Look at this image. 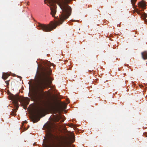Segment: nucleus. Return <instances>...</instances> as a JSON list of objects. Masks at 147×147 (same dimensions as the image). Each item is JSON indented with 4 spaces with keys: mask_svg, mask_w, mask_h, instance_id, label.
<instances>
[{
    "mask_svg": "<svg viewBox=\"0 0 147 147\" xmlns=\"http://www.w3.org/2000/svg\"><path fill=\"white\" fill-rule=\"evenodd\" d=\"M51 64L49 61L45 62L41 68V73L33 89V96L38 100L42 99L44 96L42 90L52 83V80L49 76L52 71L50 68Z\"/></svg>",
    "mask_w": 147,
    "mask_h": 147,
    "instance_id": "nucleus-1",
    "label": "nucleus"
},
{
    "mask_svg": "<svg viewBox=\"0 0 147 147\" xmlns=\"http://www.w3.org/2000/svg\"><path fill=\"white\" fill-rule=\"evenodd\" d=\"M9 96L10 99L13 101V104L16 107V110L18 109L19 107V101L21 103L22 106L24 107V109H26L30 101L28 98H22L21 97H20L18 94L15 95L13 94H11Z\"/></svg>",
    "mask_w": 147,
    "mask_h": 147,
    "instance_id": "nucleus-2",
    "label": "nucleus"
},
{
    "mask_svg": "<svg viewBox=\"0 0 147 147\" xmlns=\"http://www.w3.org/2000/svg\"><path fill=\"white\" fill-rule=\"evenodd\" d=\"M44 111L45 109L42 107L39 108L35 111L31 117L33 123L37 122L40 120V116Z\"/></svg>",
    "mask_w": 147,
    "mask_h": 147,
    "instance_id": "nucleus-3",
    "label": "nucleus"
},
{
    "mask_svg": "<svg viewBox=\"0 0 147 147\" xmlns=\"http://www.w3.org/2000/svg\"><path fill=\"white\" fill-rule=\"evenodd\" d=\"M55 138V137L54 135L49 133L48 136V138L45 141V143L43 142V145L45 147H48L49 145L53 143L54 140Z\"/></svg>",
    "mask_w": 147,
    "mask_h": 147,
    "instance_id": "nucleus-4",
    "label": "nucleus"
},
{
    "mask_svg": "<svg viewBox=\"0 0 147 147\" xmlns=\"http://www.w3.org/2000/svg\"><path fill=\"white\" fill-rule=\"evenodd\" d=\"M139 7L142 8H145L146 5L145 2L144 1L140 2L138 4Z\"/></svg>",
    "mask_w": 147,
    "mask_h": 147,
    "instance_id": "nucleus-5",
    "label": "nucleus"
},
{
    "mask_svg": "<svg viewBox=\"0 0 147 147\" xmlns=\"http://www.w3.org/2000/svg\"><path fill=\"white\" fill-rule=\"evenodd\" d=\"M45 127L47 129V130L49 131H51V129L52 128V125L49 123H47L46 124L45 126Z\"/></svg>",
    "mask_w": 147,
    "mask_h": 147,
    "instance_id": "nucleus-6",
    "label": "nucleus"
},
{
    "mask_svg": "<svg viewBox=\"0 0 147 147\" xmlns=\"http://www.w3.org/2000/svg\"><path fill=\"white\" fill-rule=\"evenodd\" d=\"M142 57V58L145 60L147 59V53L146 51H144L141 53Z\"/></svg>",
    "mask_w": 147,
    "mask_h": 147,
    "instance_id": "nucleus-7",
    "label": "nucleus"
},
{
    "mask_svg": "<svg viewBox=\"0 0 147 147\" xmlns=\"http://www.w3.org/2000/svg\"><path fill=\"white\" fill-rule=\"evenodd\" d=\"M9 75L7 73H3L2 77L3 79L5 80L7 79Z\"/></svg>",
    "mask_w": 147,
    "mask_h": 147,
    "instance_id": "nucleus-8",
    "label": "nucleus"
},
{
    "mask_svg": "<svg viewBox=\"0 0 147 147\" xmlns=\"http://www.w3.org/2000/svg\"><path fill=\"white\" fill-rule=\"evenodd\" d=\"M137 0H131V1L132 5L133 6L134 8H135L137 6L135 5V3Z\"/></svg>",
    "mask_w": 147,
    "mask_h": 147,
    "instance_id": "nucleus-9",
    "label": "nucleus"
},
{
    "mask_svg": "<svg viewBox=\"0 0 147 147\" xmlns=\"http://www.w3.org/2000/svg\"><path fill=\"white\" fill-rule=\"evenodd\" d=\"M16 110L15 109H13V111L11 113V115L13 116H15L16 115Z\"/></svg>",
    "mask_w": 147,
    "mask_h": 147,
    "instance_id": "nucleus-10",
    "label": "nucleus"
},
{
    "mask_svg": "<svg viewBox=\"0 0 147 147\" xmlns=\"http://www.w3.org/2000/svg\"><path fill=\"white\" fill-rule=\"evenodd\" d=\"M66 108V105L65 104H64L63 105L62 107V109L65 110Z\"/></svg>",
    "mask_w": 147,
    "mask_h": 147,
    "instance_id": "nucleus-11",
    "label": "nucleus"
},
{
    "mask_svg": "<svg viewBox=\"0 0 147 147\" xmlns=\"http://www.w3.org/2000/svg\"><path fill=\"white\" fill-rule=\"evenodd\" d=\"M5 82L6 83V84L7 86H8V85H9V81H5Z\"/></svg>",
    "mask_w": 147,
    "mask_h": 147,
    "instance_id": "nucleus-12",
    "label": "nucleus"
},
{
    "mask_svg": "<svg viewBox=\"0 0 147 147\" xmlns=\"http://www.w3.org/2000/svg\"><path fill=\"white\" fill-rule=\"evenodd\" d=\"M68 126L71 127H72L74 126V124L72 123H71L68 125Z\"/></svg>",
    "mask_w": 147,
    "mask_h": 147,
    "instance_id": "nucleus-13",
    "label": "nucleus"
},
{
    "mask_svg": "<svg viewBox=\"0 0 147 147\" xmlns=\"http://www.w3.org/2000/svg\"><path fill=\"white\" fill-rule=\"evenodd\" d=\"M143 134L146 137H147V132L143 133Z\"/></svg>",
    "mask_w": 147,
    "mask_h": 147,
    "instance_id": "nucleus-14",
    "label": "nucleus"
},
{
    "mask_svg": "<svg viewBox=\"0 0 147 147\" xmlns=\"http://www.w3.org/2000/svg\"><path fill=\"white\" fill-rule=\"evenodd\" d=\"M58 119H60L61 117H58Z\"/></svg>",
    "mask_w": 147,
    "mask_h": 147,
    "instance_id": "nucleus-15",
    "label": "nucleus"
},
{
    "mask_svg": "<svg viewBox=\"0 0 147 147\" xmlns=\"http://www.w3.org/2000/svg\"><path fill=\"white\" fill-rule=\"evenodd\" d=\"M74 140L73 141H72V143H73V142H74Z\"/></svg>",
    "mask_w": 147,
    "mask_h": 147,
    "instance_id": "nucleus-16",
    "label": "nucleus"
},
{
    "mask_svg": "<svg viewBox=\"0 0 147 147\" xmlns=\"http://www.w3.org/2000/svg\"><path fill=\"white\" fill-rule=\"evenodd\" d=\"M146 64H147V63H146Z\"/></svg>",
    "mask_w": 147,
    "mask_h": 147,
    "instance_id": "nucleus-17",
    "label": "nucleus"
}]
</instances>
